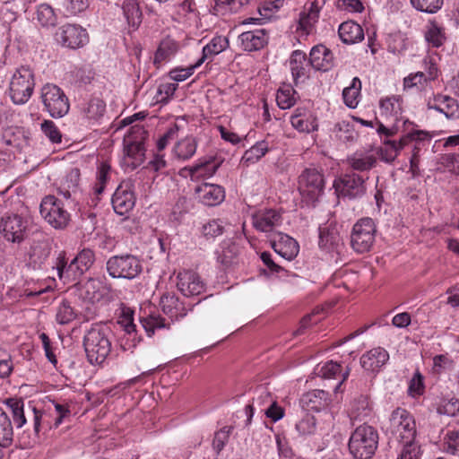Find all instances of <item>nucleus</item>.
I'll return each instance as SVG.
<instances>
[{
	"mask_svg": "<svg viewBox=\"0 0 459 459\" xmlns=\"http://www.w3.org/2000/svg\"><path fill=\"white\" fill-rule=\"evenodd\" d=\"M110 329L104 325H95L85 333L83 345L91 364H101L111 351Z\"/></svg>",
	"mask_w": 459,
	"mask_h": 459,
	"instance_id": "f257e3e1",
	"label": "nucleus"
},
{
	"mask_svg": "<svg viewBox=\"0 0 459 459\" xmlns=\"http://www.w3.org/2000/svg\"><path fill=\"white\" fill-rule=\"evenodd\" d=\"M377 445V431L373 427L363 424L352 432L349 440V450L355 459H370Z\"/></svg>",
	"mask_w": 459,
	"mask_h": 459,
	"instance_id": "f03ea898",
	"label": "nucleus"
},
{
	"mask_svg": "<svg viewBox=\"0 0 459 459\" xmlns=\"http://www.w3.org/2000/svg\"><path fill=\"white\" fill-rule=\"evenodd\" d=\"M95 255L92 250L84 248L66 265L65 258H59L56 264L57 274L64 283H70L79 279L93 264Z\"/></svg>",
	"mask_w": 459,
	"mask_h": 459,
	"instance_id": "7ed1b4c3",
	"label": "nucleus"
},
{
	"mask_svg": "<svg viewBox=\"0 0 459 459\" xmlns=\"http://www.w3.org/2000/svg\"><path fill=\"white\" fill-rule=\"evenodd\" d=\"M385 429L388 433L402 444L415 441V420L405 409L397 408L393 411Z\"/></svg>",
	"mask_w": 459,
	"mask_h": 459,
	"instance_id": "20e7f679",
	"label": "nucleus"
},
{
	"mask_svg": "<svg viewBox=\"0 0 459 459\" xmlns=\"http://www.w3.org/2000/svg\"><path fill=\"white\" fill-rule=\"evenodd\" d=\"M132 132L125 138L124 156L121 161L125 169L134 170L144 160V131L142 127L133 126Z\"/></svg>",
	"mask_w": 459,
	"mask_h": 459,
	"instance_id": "39448f33",
	"label": "nucleus"
},
{
	"mask_svg": "<svg viewBox=\"0 0 459 459\" xmlns=\"http://www.w3.org/2000/svg\"><path fill=\"white\" fill-rule=\"evenodd\" d=\"M35 86L30 68L21 66L13 73L10 82V97L14 104H25L32 95Z\"/></svg>",
	"mask_w": 459,
	"mask_h": 459,
	"instance_id": "423d86ee",
	"label": "nucleus"
},
{
	"mask_svg": "<svg viewBox=\"0 0 459 459\" xmlns=\"http://www.w3.org/2000/svg\"><path fill=\"white\" fill-rule=\"evenodd\" d=\"M106 267L110 277L126 280L136 278L143 270L140 259L130 254L109 257L107 261Z\"/></svg>",
	"mask_w": 459,
	"mask_h": 459,
	"instance_id": "0eeeda50",
	"label": "nucleus"
},
{
	"mask_svg": "<svg viewBox=\"0 0 459 459\" xmlns=\"http://www.w3.org/2000/svg\"><path fill=\"white\" fill-rule=\"evenodd\" d=\"M5 404L12 413L15 426L20 429L25 425L27 420L32 421L34 432L39 434L43 412L35 406L29 404L25 408L22 399L9 398L5 401Z\"/></svg>",
	"mask_w": 459,
	"mask_h": 459,
	"instance_id": "6e6552de",
	"label": "nucleus"
},
{
	"mask_svg": "<svg viewBox=\"0 0 459 459\" xmlns=\"http://www.w3.org/2000/svg\"><path fill=\"white\" fill-rule=\"evenodd\" d=\"M299 192L303 201L314 204L324 191V178L316 169H306L299 178Z\"/></svg>",
	"mask_w": 459,
	"mask_h": 459,
	"instance_id": "1a4fd4ad",
	"label": "nucleus"
},
{
	"mask_svg": "<svg viewBox=\"0 0 459 459\" xmlns=\"http://www.w3.org/2000/svg\"><path fill=\"white\" fill-rule=\"evenodd\" d=\"M41 100L52 117H63L69 111V101L63 90L56 84L47 83L41 88Z\"/></svg>",
	"mask_w": 459,
	"mask_h": 459,
	"instance_id": "9d476101",
	"label": "nucleus"
},
{
	"mask_svg": "<svg viewBox=\"0 0 459 459\" xmlns=\"http://www.w3.org/2000/svg\"><path fill=\"white\" fill-rule=\"evenodd\" d=\"M39 212L42 218L56 230L65 229L69 223V212L64 208L63 203L54 195H47L42 199Z\"/></svg>",
	"mask_w": 459,
	"mask_h": 459,
	"instance_id": "9b49d317",
	"label": "nucleus"
},
{
	"mask_svg": "<svg viewBox=\"0 0 459 459\" xmlns=\"http://www.w3.org/2000/svg\"><path fill=\"white\" fill-rule=\"evenodd\" d=\"M28 227V220L16 213L0 219V235L8 243H22L27 238Z\"/></svg>",
	"mask_w": 459,
	"mask_h": 459,
	"instance_id": "f8f14e48",
	"label": "nucleus"
},
{
	"mask_svg": "<svg viewBox=\"0 0 459 459\" xmlns=\"http://www.w3.org/2000/svg\"><path fill=\"white\" fill-rule=\"evenodd\" d=\"M56 42L63 48L78 49L89 42V34L85 28L79 24L66 23L56 30Z\"/></svg>",
	"mask_w": 459,
	"mask_h": 459,
	"instance_id": "ddd939ff",
	"label": "nucleus"
},
{
	"mask_svg": "<svg viewBox=\"0 0 459 459\" xmlns=\"http://www.w3.org/2000/svg\"><path fill=\"white\" fill-rule=\"evenodd\" d=\"M222 160L207 155L198 159L193 165L180 169L179 175L192 181H202L212 178L221 167Z\"/></svg>",
	"mask_w": 459,
	"mask_h": 459,
	"instance_id": "4468645a",
	"label": "nucleus"
},
{
	"mask_svg": "<svg viewBox=\"0 0 459 459\" xmlns=\"http://www.w3.org/2000/svg\"><path fill=\"white\" fill-rule=\"evenodd\" d=\"M376 225L372 219L363 218L357 221L352 229L351 243L357 253L370 250L375 242Z\"/></svg>",
	"mask_w": 459,
	"mask_h": 459,
	"instance_id": "2eb2a0df",
	"label": "nucleus"
},
{
	"mask_svg": "<svg viewBox=\"0 0 459 459\" xmlns=\"http://www.w3.org/2000/svg\"><path fill=\"white\" fill-rule=\"evenodd\" d=\"M176 285L185 297L199 296L205 291V283L201 276L193 270H182L177 274Z\"/></svg>",
	"mask_w": 459,
	"mask_h": 459,
	"instance_id": "dca6fc26",
	"label": "nucleus"
},
{
	"mask_svg": "<svg viewBox=\"0 0 459 459\" xmlns=\"http://www.w3.org/2000/svg\"><path fill=\"white\" fill-rule=\"evenodd\" d=\"M426 106L429 110L439 112L449 120L459 118V102L449 95L434 94L428 98Z\"/></svg>",
	"mask_w": 459,
	"mask_h": 459,
	"instance_id": "f3484780",
	"label": "nucleus"
},
{
	"mask_svg": "<svg viewBox=\"0 0 459 459\" xmlns=\"http://www.w3.org/2000/svg\"><path fill=\"white\" fill-rule=\"evenodd\" d=\"M282 223L281 213L275 209H262L252 215V225L260 232L272 233Z\"/></svg>",
	"mask_w": 459,
	"mask_h": 459,
	"instance_id": "a211bd4d",
	"label": "nucleus"
},
{
	"mask_svg": "<svg viewBox=\"0 0 459 459\" xmlns=\"http://www.w3.org/2000/svg\"><path fill=\"white\" fill-rule=\"evenodd\" d=\"M111 202L114 211L117 214L124 215L130 212L135 204L132 182H121L113 194Z\"/></svg>",
	"mask_w": 459,
	"mask_h": 459,
	"instance_id": "6ab92c4d",
	"label": "nucleus"
},
{
	"mask_svg": "<svg viewBox=\"0 0 459 459\" xmlns=\"http://www.w3.org/2000/svg\"><path fill=\"white\" fill-rule=\"evenodd\" d=\"M333 186L339 195L349 198L361 196L366 190L363 178L355 173L344 175Z\"/></svg>",
	"mask_w": 459,
	"mask_h": 459,
	"instance_id": "aec40b11",
	"label": "nucleus"
},
{
	"mask_svg": "<svg viewBox=\"0 0 459 459\" xmlns=\"http://www.w3.org/2000/svg\"><path fill=\"white\" fill-rule=\"evenodd\" d=\"M80 297L91 304L104 299L109 293V288L105 281L99 278H91L79 288Z\"/></svg>",
	"mask_w": 459,
	"mask_h": 459,
	"instance_id": "412c9836",
	"label": "nucleus"
},
{
	"mask_svg": "<svg viewBox=\"0 0 459 459\" xmlns=\"http://www.w3.org/2000/svg\"><path fill=\"white\" fill-rule=\"evenodd\" d=\"M389 359V353L382 347L373 348L359 359L362 368L368 373L377 374Z\"/></svg>",
	"mask_w": 459,
	"mask_h": 459,
	"instance_id": "4be33fe9",
	"label": "nucleus"
},
{
	"mask_svg": "<svg viewBox=\"0 0 459 459\" xmlns=\"http://www.w3.org/2000/svg\"><path fill=\"white\" fill-rule=\"evenodd\" d=\"M324 5V0H314L307 3L299 14L298 30L308 35L314 29L319 18V13Z\"/></svg>",
	"mask_w": 459,
	"mask_h": 459,
	"instance_id": "5701e85b",
	"label": "nucleus"
},
{
	"mask_svg": "<svg viewBox=\"0 0 459 459\" xmlns=\"http://www.w3.org/2000/svg\"><path fill=\"white\" fill-rule=\"evenodd\" d=\"M196 198L204 205L215 206L225 199L224 188L217 184L204 183L195 189Z\"/></svg>",
	"mask_w": 459,
	"mask_h": 459,
	"instance_id": "b1692460",
	"label": "nucleus"
},
{
	"mask_svg": "<svg viewBox=\"0 0 459 459\" xmlns=\"http://www.w3.org/2000/svg\"><path fill=\"white\" fill-rule=\"evenodd\" d=\"M290 121L292 127L299 133L309 134L318 129L316 117L304 108H297Z\"/></svg>",
	"mask_w": 459,
	"mask_h": 459,
	"instance_id": "393cba45",
	"label": "nucleus"
},
{
	"mask_svg": "<svg viewBox=\"0 0 459 459\" xmlns=\"http://www.w3.org/2000/svg\"><path fill=\"white\" fill-rule=\"evenodd\" d=\"M271 243L273 250L286 260L290 261L299 254L298 242L289 235L279 232Z\"/></svg>",
	"mask_w": 459,
	"mask_h": 459,
	"instance_id": "a878e982",
	"label": "nucleus"
},
{
	"mask_svg": "<svg viewBox=\"0 0 459 459\" xmlns=\"http://www.w3.org/2000/svg\"><path fill=\"white\" fill-rule=\"evenodd\" d=\"M331 403L329 393L324 390H312L302 395L300 404L305 411H321L327 409Z\"/></svg>",
	"mask_w": 459,
	"mask_h": 459,
	"instance_id": "bb28decb",
	"label": "nucleus"
},
{
	"mask_svg": "<svg viewBox=\"0 0 459 459\" xmlns=\"http://www.w3.org/2000/svg\"><path fill=\"white\" fill-rule=\"evenodd\" d=\"M268 42V35L264 29L242 32L238 43L244 51L252 52L263 48Z\"/></svg>",
	"mask_w": 459,
	"mask_h": 459,
	"instance_id": "cd10ccee",
	"label": "nucleus"
},
{
	"mask_svg": "<svg viewBox=\"0 0 459 459\" xmlns=\"http://www.w3.org/2000/svg\"><path fill=\"white\" fill-rule=\"evenodd\" d=\"M119 324H121L124 329L123 335L119 337V346L125 351H133L140 342L141 339L137 335L132 316L130 315H125L124 318L119 321Z\"/></svg>",
	"mask_w": 459,
	"mask_h": 459,
	"instance_id": "c85d7f7f",
	"label": "nucleus"
},
{
	"mask_svg": "<svg viewBox=\"0 0 459 459\" xmlns=\"http://www.w3.org/2000/svg\"><path fill=\"white\" fill-rule=\"evenodd\" d=\"M309 56L310 65L317 71L326 72L333 66V53L325 46L312 48Z\"/></svg>",
	"mask_w": 459,
	"mask_h": 459,
	"instance_id": "c756f323",
	"label": "nucleus"
},
{
	"mask_svg": "<svg viewBox=\"0 0 459 459\" xmlns=\"http://www.w3.org/2000/svg\"><path fill=\"white\" fill-rule=\"evenodd\" d=\"M404 134L400 138L396 143H392L393 148L395 146L401 151L411 142H423L425 140H430L431 135L428 131L420 130L416 128V125L413 122L405 119L403 121Z\"/></svg>",
	"mask_w": 459,
	"mask_h": 459,
	"instance_id": "7c9ffc66",
	"label": "nucleus"
},
{
	"mask_svg": "<svg viewBox=\"0 0 459 459\" xmlns=\"http://www.w3.org/2000/svg\"><path fill=\"white\" fill-rule=\"evenodd\" d=\"M404 134L400 138L396 143H392L393 148L395 146L401 151L411 142H423L425 140H430L431 135L428 131L420 130L416 128V125L413 122L405 119L403 121Z\"/></svg>",
	"mask_w": 459,
	"mask_h": 459,
	"instance_id": "2f4dec72",
	"label": "nucleus"
},
{
	"mask_svg": "<svg viewBox=\"0 0 459 459\" xmlns=\"http://www.w3.org/2000/svg\"><path fill=\"white\" fill-rule=\"evenodd\" d=\"M310 64L307 61L306 54L301 50H295L290 57V68L295 84L308 77Z\"/></svg>",
	"mask_w": 459,
	"mask_h": 459,
	"instance_id": "473e14b6",
	"label": "nucleus"
},
{
	"mask_svg": "<svg viewBox=\"0 0 459 459\" xmlns=\"http://www.w3.org/2000/svg\"><path fill=\"white\" fill-rule=\"evenodd\" d=\"M160 306L163 313L170 318L171 322L186 315V308L174 293L163 294L160 298Z\"/></svg>",
	"mask_w": 459,
	"mask_h": 459,
	"instance_id": "72a5a7b5",
	"label": "nucleus"
},
{
	"mask_svg": "<svg viewBox=\"0 0 459 459\" xmlns=\"http://www.w3.org/2000/svg\"><path fill=\"white\" fill-rule=\"evenodd\" d=\"M424 39L429 47H441L446 39L445 27L435 19L429 20L424 28Z\"/></svg>",
	"mask_w": 459,
	"mask_h": 459,
	"instance_id": "f704fd0d",
	"label": "nucleus"
},
{
	"mask_svg": "<svg viewBox=\"0 0 459 459\" xmlns=\"http://www.w3.org/2000/svg\"><path fill=\"white\" fill-rule=\"evenodd\" d=\"M180 44L168 36L162 39L154 55V64L157 65L169 61L179 50Z\"/></svg>",
	"mask_w": 459,
	"mask_h": 459,
	"instance_id": "c9c22d12",
	"label": "nucleus"
},
{
	"mask_svg": "<svg viewBox=\"0 0 459 459\" xmlns=\"http://www.w3.org/2000/svg\"><path fill=\"white\" fill-rule=\"evenodd\" d=\"M338 34L341 40L345 44H356L364 39L362 27L352 21L342 22L339 26Z\"/></svg>",
	"mask_w": 459,
	"mask_h": 459,
	"instance_id": "e433bc0d",
	"label": "nucleus"
},
{
	"mask_svg": "<svg viewBox=\"0 0 459 459\" xmlns=\"http://www.w3.org/2000/svg\"><path fill=\"white\" fill-rule=\"evenodd\" d=\"M441 435V450L446 454L457 455L459 453V429L456 426L448 425L442 429Z\"/></svg>",
	"mask_w": 459,
	"mask_h": 459,
	"instance_id": "4c0bfd02",
	"label": "nucleus"
},
{
	"mask_svg": "<svg viewBox=\"0 0 459 459\" xmlns=\"http://www.w3.org/2000/svg\"><path fill=\"white\" fill-rule=\"evenodd\" d=\"M79 181L80 170L76 168L70 169L61 182L59 194L65 199L73 197L79 190Z\"/></svg>",
	"mask_w": 459,
	"mask_h": 459,
	"instance_id": "58836bf2",
	"label": "nucleus"
},
{
	"mask_svg": "<svg viewBox=\"0 0 459 459\" xmlns=\"http://www.w3.org/2000/svg\"><path fill=\"white\" fill-rule=\"evenodd\" d=\"M271 149L272 144L267 140L259 141L244 152L240 162L247 167L255 164Z\"/></svg>",
	"mask_w": 459,
	"mask_h": 459,
	"instance_id": "ea45409f",
	"label": "nucleus"
},
{
	"mask_svg": "<svg viewBox=\"0 0 459 459\" xmlns=\"http://www.w3.org/2000/svg\"><path fill=\"white\" fill-rule=\"evenodd\" d=\"M229 47V40L226 37H213L209 43L203 48L202 56L197 60V65H202L205 60L211 58Z\"/></svg>",
	"mask_w": 459,
	"mask_h": 459,
	"instance_id": "a19ab883",
	"label": "nucleus"
},
{
	"mask_svg": "<svg viewBox=\"0 0 459 459\" xmlns=\"http://www.w3.org/2000/svg\"><path fill=\"white\" fill-rule=\"evenodd\" d=\"M379 112L386 119H397L402 112V100L399 96H388L379 101Z\"/></svg>",
	"mask_w": 459,
	"mask_h": 459,
	"instance_id": "79ce46f5",
	"label": "nucleus"
},
{
	"mask_svg": "<svg viewBox=\"0 0 459 459\" xmlns=\"http://www.w3.org/2000/svg\"><path fill=\"white\" fill-rule=\"evenodd\" d=\"M196 149L197 142L195 138L193 136H186L175 144L173 148V154L178 160H187L195 155Z\"/></svg>",
	"mask_w": 459,
	"mask_h": 459,
	"instance_id": "37998d69",
	"label": "nucleus"
},
{
	"mask_svg": "<svg viewBox=\"0 0 459 459\" xmlns=\"http://www.w3.org/2000/svg\"><path fill=\"white\" fill-rule=\"evenodd\" d=\"M106 104L100 98H92L81 107V112L83 117L90 121H96L101 117L105 112Z\"/></svg>",
	"mask_w": 459,
	"mask_h": 459,
	"instance_id": "c03bdc74",
	"label": "nucleus"
},
{
	"mask_svg": "<svg viewBox=\"0 0 459 459\" xmlns=\"http://www.w3.org/2000/svg\"><path fill=\"white\" fill-rule=\"evenodd\" d=\"M361 82L359 78L354 77L351 84L342 91L344 104L350 108L358 107L360 100Z\"/></svg>",
	"mask_w": 459,
	"mask_h": 459,
	"instance_id": "a18cd8bd",
	"label": "nucleus"
},
{
	"mask_svg": "<svg viewBox=\"0 0 459 459\" xmlns=\"http://www.w3.org/2000/svg\"><path fill=\"white\" fill-rule=\"evenodd\" d=\"M297 99V92L290 84H283L277 91L276 102L281 109H289L293 107Z\"/></svg>",
	"mask_w": 459,
	"mask_h": 459,
	"instance_id": "49530a36",
	"label": "nucleus"
},
{
	"mask_svg": "<svg viewBox=\"0 0 459 459\" xmlns=\"http://www.w3.org/2000/svg\"><path fill=\"white\" fill-rule=\"evenodd\" d=\"M316 373L323 378H336L337 376L342 375V378L336 385V388H338L342 385V383L347 378L349 375L348 371L342 373L341 364L334 362L333 360L327 361L322 366H317Z\"/></svg>",
	"mask_w": 459,
	"mask_h": 459,
	"instance_id": "de8ad7c7",
	"label": "nucleus"
},
{
	"mask_svg": "<svg viewBox=\"0 0 459 459\" xmlns=\"http://www.w3.org/2000/svg\"><path fill=\"white\" fill-rule=\"evenodd\" d=\"M341 238L339 234L328 228H319V247L320 248L332 251L339 247Z\"/></svg>",
	"mask_w": 459,
	"mask_h": 459,
	"instance_id": "09e8293b",
	"label": "nucleus"
},
{
	"mask_svg": "<svg viewBox=\"0 0 459 459\" xmlns=\"http://www.w3.org/2000/svg\"><path fill=\"white\" fill-rule=\"evenodd\" d=\"M349 165L359 171H367L375 167L377 158L372 154L355 153L348 158Z\"/></svg>",
	"mask_w": 459,
	"mask_h": 459,
	"instance_id": "8fccbe9b",
	"label": "nucleus"
},
{
	"mask_svg": "<svg viewBox=\"0 0 459 459\" xmlns=\"http://www.w3.org/2000/svg\"><path fill=\"white\" fill-rule=\"evenodd\" d=\"M36 20L42 27H53L57 22L54 9L48 4H39L36 12Z\"/></svg>",
	"mask_w": 459,
	"mask_h": 459,
	"instance_id": "3c124183",
	"label": "nucleus"
},
{
	"mask_svg": "<svg viewBox=\"0 0 459 459\" xmlns=\"http://www.w3.org/2000/svg\"><path fill=\"white\" fill-rule=\"evenodd\" d=\"M13 429L8 414L0 409V445L4 447L12 444Z\"/></svg>",
	"mask_w": 459,
	"mask_h": 459,
	"instance_id": "603ef678",
	"label": "nucleus"
},
{
	"mask_svg": "<svg viewBox=\"0 0 459 459\" xmlns=\"http://www.w3.org/2000/svg\"><path fill=\"white\" fill-rule=\"evenodd\" d=\"M110 173L111 167L108 162L102 161L99 164L97 168L96 183L93 186V191L97 195L103 193L110 178Z\"/></svg>",
	"mask_w": 459,
	"mask_h": 459,
	"instance_id": "864d4df0",
	"label": "nucleus"
},
{
	"mask_svg": "<svg viewBox=\"0 0 459 459\" xmlns=\"http://www.w3.org/2000/svg\"><path fill=\"white\" fill-rule=\"evenodd\" d=\"M141 324L148 336H152L156 329L169 328L170 322H167L160 316L150 315L141 318Z\"/></svg>",
	"mask_w": 459,
	"mask_h": 459,
	"instance_id": "5fc2aeb1",
	"label": "nucleus"
},
{
	"mask_svg": "<svg viewBox=\"0 0 459 459\" xmlns=\"http://www.w3.org/2000/svg\"><path fill=\"white\" fill-rule=\"evenodd\" d=\"M333 133L335 136L342 142L353 141L357 136L354 126L346 120L337 122L334 125Z\"/></svg>",
	"mask_w": 459,
	"mask_h": 459,
	"instance_id": "6e6d98bb",
	"label": "nucleus"
},
{
	"mask_svg": "<svg viewBox=\"0 0 459 459\" xmlns=\"http://www.w3.org/2000/svg\"><path fill=\"white\" fill-rule=\"evenodd\" d=\"M77 316L76 311L66 300L62 301L56 307V321L59 325H67L74 321Z\"/></svg>",
	"mask_w": 459,
	"mask_h": 459,
	"instance_id": "4d7b16f0",
	"label": "nucleus"
},
{
	"mask_svg": "<svg viewBox=\"0 0 459 459\" xmlns=\"http://www.w3.org/2000/svg\"><path fill=\"white\" fill-rule=\"evenodd\" d=\"M89 7V0H63L62 8L65 16H74Z\"/></svg>",
	"mask_w": 459,
	"mask_h": 459,
	"instance_id": "13d9d810",
	"label": "nucleus"
},
{
	"mask_svg": "<svg viewBox=\"0 0 459 459\" xmlns=\"http://www.w3.org/2000/svg\"><path fill=\"white\" fill-rule=\"evenodd\" d=\"M235 246L230 242H222L215 252L217 262L225 266L229 265L235 257Z\"/></svg>",
	"mask_w": 459,
	"mask_h": 459,
	"instance_id": "bf43d9fd",
	"label": "nucleus"
},
{
	"mask_svg": "<svg viewBox=\"0 0 459 459\" xmlns=\"http://www.w3.org/2000/svg\"><path fill=\"white\" fill-rule=\"evenodd\" d=\"M224 225L221 220H211L202 226V235L207 239H213L223 233Z\"/></svg>",
	"mask_w": 459,
	"mask_h": 459,
	"instance_id": "052dcab7",
	"label": "nucleus"
},
{
	"mask_svg": "<svg viewBox=\"0 0 459 459\" xmlns=\"http://www.w3.org/2000/svg\"><path fill=\"white\" fill-rule=\"evenodd\" d=\"M411 4L418 11L436 13L442 8L444 0H411Z\"/></svg>",
	"mask_w": 459,
	"mask_h": 459,
	"instance_id": "680f3d73",
	"label": "nucleus"
},
{
	"mask_svg": "<svg viewBox=\"0 0 459 459\" xmlns=\"http://www.w3.org/2000/svg\"><path fill=\"white\" fill-rule=\"evenodd\" d=\"M296 429L301 436H311L316 432V420L314 416L307 414L296 424Z\"/></svg>",
	"mask_w": 459,
	"mask_h": 459,
	"instance_id": "e2e57ef3",
	"label": "nucleus"
},
{
	"mask_svg": "<svg viewBox=\"0 0 459 459\" xmlns=\"http://www.w3.org/2000/svg\"><path fill=\"white\" fill-rule=\"evenodd\" d=\"M437 411L438 414L455 416L459 411V399L452 397L440 400Z\"/></svg>",
	"mask_w": 459,
	"mask_h": 459,
	"instance_id": "0e129e2a",
	"label": "nucleus"
},
{
	"mask_svg": "<svg viewBox=\"0 0 459 459\" xmlns=\"http://www.w3.org/2000/svg\"><path fill=\"white\" fill-rule=\"evenodd\" d=\"M264 395L265 398L268 399L269 406L264 409L261 408V411L274 422L282 419L284 416V410L279 406L275 401H273L269 393H264Z\"/></svg>",
	"mask_w": 459,
	"mask_h": 459,
	"instance_id": "69168bd1",
	"label": "nucleus"
},
{
	"mask_svg": "<svg viewBox=\"0 0 459 459\" xmlns=\"http://www.w3.org/2000/svg\"><path fill=\"white\" fill-rule=\"evenodd\" d=\"M41 131L53 143H58L61 142V133L53 121L45 120L41 124Z\"/></svg>",
	"mask_w": 459,
	"mask_h": 459,
	"instance_id": "338daca9",
	"label": "nucleus"
},
{
	"mask_svg": "<svg viewBox=\"0 0 459 459\" xmlns=\"http://www.w3.org/2000/svg\"><path fill=\"white\" fill-rule=\"evenodd\" d=\"M420 446L415 442L403 443V449L398 459H420Z\"/></svg>",
	"mask_w": 459,
	"mask_h": 459,
	"instance_id": "774afa93",
	"label": "nucleus"
}]
</instances>
